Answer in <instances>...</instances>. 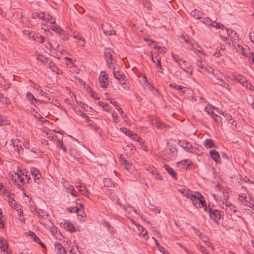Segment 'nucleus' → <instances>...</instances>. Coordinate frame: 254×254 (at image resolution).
Wrapping results in <instances>:
<instances>
[{"label":"nucleus","instance_id":"nucleus-1","mask_svg":"<svg viewBox=\"0 0 254 254\" xmlns=\"http://www.w3.org/2000/svg\"><path fill=\"white\" fill-rule=\"evenodd\" d=\"M178 144L188 152L197 155H199L200 153V150L197 147L193 146L190 142L186 140H180L179 141Z\"/></svg>","mask_w":254,"mask_h":254},{"label":"nucleus","instance_id":"nucleus-2","mask_svg":"<svg viewBox=\"0 0 254 254\" xmlns=\"http://www.w3.org/2000/svg\"><path fill=\"white\" fill-rule=\"evenodd\" d=\"M207 212L209 214L210 218L212 219L216 224H219L220 219H223L224 213L221 210L217 209L213 210L212 208L209 207Z\"/></svg>","mask_w":254,"mask_h":254},{"label":"nucleus","instance_id":"nucleus-3","mask_svg":"<svg viewBox=\"0 0 254 254\" xmlns=\"http://www.w3.org/2000/svg\"><path fill=\"white\" fill-rule=\"evenodd\" d=\"M11 177V180L16 184L17 187L22 190V188L23 187L24 183L23 178H22L19 174L16 173H14V175H12Z\"/></svg>","mask_w":254,"mask_h":254},{"label":"nucleus","instance_id":"nucleus-4","mask_svg":"<svg viewBox=\"0 0 254 254\" xmlns=\"http://www.w3.org/2000/svg\"><path fill=\"white\" fill-rule=\"evenodd\" d=\"M99 80L101 83V86L102 88H107L109 85L108 74L105 71H102L100 73Z\"/></svg>","mask_w":254,"mask_h":254},{"label":"nucleus","instance_id":"nucleus-5","mask_svg":"<svg viewBox=\"0 0 254 254\" xmlns=\"http://www.w3.org/2000/svg\"><path fill=\"white\" fill-rule=\"evenodd\" d=\"M175 152H177L176 148L172 146L169 149H165L162 152V155L167 159H171L176 154Z\"/></svg>","mask_w":254,"mask_h":254},{"label":"nucleus","instance_id":"nucleus-6","mask_svg":"<svg viewBox=\"0 0 254 254\" xmlns=\"http://www.w3.org/2000/svg\"><path fill=\"white\" fill-rule=\"evenodd\" d=\"M196 194H198V195L200 196V198L198 202V205L197 207L198 208H203L204 210L207 212L208 208H207L206 206V203L205 202V201L204 200V197L200 194V192L198 191H195Z\"/></svg>","mask_w":254,"mask_h":254},{"label":"nucleus","instance_id":"nucleus-7","mask_svg":"<svg viewBox=\"0 0 254 254\" xmlns=\"http://www.w3.org/2000/svg\"><path fill=\"white\" fill-rule=\"evenodd\" d=\"M54 246L57 254H66L65 248L60 243H55Z\"/></svg>","mask_w":254,"mask_h":254},{"label":"nucleus","instance_id":"nucleus-8","mask_svg":"<svg viewBox=\"0 0 254 254\" xmlns=\"http://www.w3.org/2000/svg\"><path fill=\"white\" fill-rule=\"evenodd\" d=\"M225 205L226 206L225 211L229 215H232L236 212V207L231 203H225Z\"/></svg>","mask_w":254,"mask_h":254},{"label":"nucleus","instance_id":"nucleus-9","mask_svg":"<svg viewBox=\"0 0 254 254\" xmlns=\"http://www.w3.org/2000/svg\"><path fill=\"white\" fill-rule=\"evenodd\" d=\"M211 158L217 163H221L220 156L219 152L215 150H211L209 152Z\"/></svg>","mask_w":254,"mask_h":254},{"label":"nucleus","instance_id":"nucleus-10","mask_svg":"<svg viewBox=\"0 0 254 254\" xmlns=\"http://www.w3.org/2000/svg\"><path fill=\"white\" fill-rule=\"evenodd\" d=\"M113 75L119 81H124L125 78H126V76L123 73H121L120 71L118 70H115V67H113Z\"/></svg>","mask_w":254,"mask_h":254},{"label":"nucleus","instance_id":"nucleus-11","mask_svg":"<svg viewBox=\"0 0 254 254\" xmlns=\"http://www.w3.org/2000/svg\"><path fill=\"white\" fill-rule=\"evenodd\" d=\"M234 78L237 82L240 83L242 85H245L247 84V80L246 78L240 74H235L234 75Z\"/></svg>","mask_w":254,"mask_h":254},{"label":"nucleus","instance_id":"nucleus-12","mask_svg":"<svg viewBox=\"0 0 254 254\" xmlns=\"http://www.w3.org/2000/svg\"><path fill=\"white\" fill-rule=\"evenodd\" d=\"M164 168H165V170L168 173V174H169L173 179H174L176 180L178 179V176L177 175V173L170 166L168 165H165L164 166Z\"/></svg>","mask_w":254,"mask_h":254},{"label":"nucleus","instance_id":"nucleus-13","mask_svg":"<svg viewBox=\"0 0 254 254\" xmlns=\"http://www.w3.org/2000/svg\"><path fill=\"white\" fill-rule=\"evenodd\" d=\"M31 174L34 176L35 182L38 184H39L40 178L41 176L39 171L35 168H31Z\"/></svg>","mask_w":254,"mask_h":254},{"label":"nucleus","instance_id":"nucleus-14","mask_svg":"<svg viewBox=\"0 0 254 254\" xmlns=\"http://www.w3.org/2000/svg\"><path fill=\"white\" fill-rule=\"evenodd\" d=\"M51 29L58 34H63L64 30L58 25L55 24V20L51 21Z\"/></svg>","mask_w":254,"mask_h":254},{"label":"nucleus","instance_id":"nucleus-15","mask_svg":"<svg viewBox=\"0 0 254 254\" xmlns=\"http://www.w3.org/2000/svg\"><path fill=\"white\" fill-rule=\"evenodd\" d=\"M170 87L176 89L178 91H181L183 93H185L187 90H188V89L183 87L181 85H178L176 83H171L169 85Z\"/></svg>","mask_w":254,"mask_h":254},{"label":"nucleus","instance_id":"nucleus-16","mask_svg":"<svg viewBox=\"0 0 254 254\" xmlns=\"http://www.w3.org/2000/svg\"><path fill=\"white\" fill-rule=\"evenodd\" d=\"M10 144L12 145L14 149H15L16 147H17V149H18V147H20L22 149L23 143L18 139H12L11 140Z\"/></svg>","mask_w":254,"mask_h":254},{"label":"nucleus","instance_id":"nucleus-17","mask_svg":"<svg viewBox=\"0 0 254 254\" xmlns=\"http://www.w3.org/2000/svg\"><path fill=\"white\" fill-rule=\"evenodd\" d=\"M203 145L207 149L215 147L214 141L211 139H206L204 141Z\"/></svg>","mask_w":254,"mask_h":254},{"label":"nucleus","instance_id":"nucleus-18","mask_svg":"<svg viewBox=\"0 0 254 254\" xmlns=\"http://www.w3.org/2000/svg\"><path fill=\"white\" fill-rule=\"evenodd\" d=\"M71 156H72L75 159L77 160H82L80 157V154L78 150L75 148H71L70 150Z\"/></svg>","mask_w":254,"mask_h":254},{"label":"nucleus","instance_id":"nucleus-19","mask_svg":"<svg viewBox=\"0 0 254 254\" xmlns=\"http://www.w3.org/2000/svg\"><path fill=\"white\" fill-rule=\"evenodd\" d=\"M35 210L36 211L39 218H42L43 219H46L47 217L48 216L47 212L41 209L35 208Z\"/></svg>","mask_w":254,"mask_h":254},{"label":"nucleus","instance_id":"nucleus-20","mask_svg":"<svg viewBox=\"0 0 254 254\" xmlns=\"http://www.w3.org/2000/svg\"><path fill=\"white\" fill-rule=\"evenodd\" d=\"M63 225L64 228L70 232H73L75 231V229L74 228L73 224L70 222H65Z\"/></svg>","mask_w":254,"mask_h":254},{"label":"nucleus","instance_id":"nucleus-21","mask_svg":"<svg viewBox=\"0 0 254 254\" xmlns=\"http://www.w3.org/2000/svg\"><path fill=\"white\" fill-rule=\"evenodd\" d=\"M76 188L78 189V191L83 195H85V196H87L88 193H89V191L88 190H87L86 187L84 185H79V186H76Z\"/></svg>","mask_w":254,"mask_h":254},{"label":"nucleus","instance_id":"nucleus-22","mask_svg":"<svg viewBox=\"0 0 254 254\" xmlns=\"http://www.w3.org/2000/svg\"><path fill=\"white\" fill-rule=\"evenodd\" d=\"M8 248V245L7 243H4V241L3 240H0V249L1 251L3 252V254H8V252L7 250Z\"/></svg>","mask_w":254,"mask_h":254},{"label":"nucleus","instance_id":"nucleus-23","mask_svg":"<svg viewBox=\"0 0 254 254\" xmlns=\"http://www.w3.org/2000/svg\"><path fill=\"white\" fill-rule=\"evenodd\" d=\"M32 37L33 39V40H34L35 41H36L37 42H38L40 43H43L45 40L44 37H43L41 35H39L38 34L33 33L32 36Z\"/></svg>","mask_w":254,"mask_h":254},{"label":"nucleus","instance_id":"nucleus-24","mask_svg":"<svg viewBox=\"0 0 254 254\" xmlns=\"http://www.w3.org/2000/svg\"><path fill=\"white\" fill-rule=\"evenodd\" d=\"M190 14L194 18L198 19L202 17V13L199 11V10L195 9L191 12Z\"/></svg>","mask_w":254,"mask_h":254},{"label":"nucleus","instance_id":"nucleus-25","mask_svg":"<svg viewBox=\"0 0 254 254\" xmlns=\"http://www.w3.org/2000/svg\"><path fill=\"white\" fill-rule=\"evenodd\" d=\"M200 198V196L198 195V194H196L195 192L194 194L192 195V196L190 198V200H191L193 204L196 207V204L197 203H198V201Z\"/></svg>","mask_w":254,"mask_h":254},{"label":"nucleus","instance_id":"nucleus-26","mask_svg":"<svg viewBox=\"0 0 254 254\" xmlns=\"http://www.w3.org/2000/svg\"><path fill=\"white\" fill-rule=\"evenodd\" d=\"M87 91L90 94V96L94 99L99 100L100 98L98 97L97 93L92 90L90 87H87Z\"/></svg>","mask_w":254,"mask_h":254},{"label":"nucleus","instance_id":"nucleus-27","mask_svg":"<svg viewBox=\"0 0 254 254\" xmlns=\"http://www.w3.org/2000/svg\"><path fill=\"white\" fill-rule=\"evenodd\" d=\"M171 55L173 59L175 60V61L176 63H178L180 66H181L182 65V64H181V62H182L183 64H185L186 63L185 61L179 58V56L173 54V53H172Z\"/></svg>","mask_w":254,"mask_h":254},{"label":"nucleus","instance_id":"nucleus-28","mask_svg":"<svg viewBox=\"0 0 254 254\" xmlns=\"http://www.w3.org/2000/svg\"><path fill=\"white\" fill-rule=\"evenodd\" d=\"M9 120H7L5 117L0 115V126L9 125Z\"/></svg>","mask_w":254,"mask_h":254},{"label":"nucleus","instance_id":"nucleus-29","mask_svg":"<svg viewBox=\"0 0 254 254\" xmlns=\"http://www.w3.org/2000/svg\"><path fill=\"white\" fill-rule=\"evenodd\" d=\"M98 105L101 106L104 111L109 112L111 109L110 106L107 103H105L102 101L98 103Z\"/></svg>","mask_w":254,"mask_h":254},{"label":"nucleus","instance_id":"nucleus-30","mask_svg":"<svg viewBox=\"0 0 254 254\" xmlns=\"http://www.w3.org/2000/svg\"><path fill=\"white\" fill-rule=\"evenodd\" d=\"M196 64L198 67L202 69L203 68H204L206 64L203 62L202 59L199 57L196 61Z\"/></svg>","mask_w":254,"mask_h":254},{"label":"nucleus","instance_id":"nucleus-31","mask_svg":"<svg viewBox=\"0 0 254 254\" xmlns=\"http://www.w3.org/2000/svg\"><path fill=\"white\" fill-rule=\"evenodd\" d=\"M216 83L222 87H225V88H227V87L229 86L228 84L227 83H226L221 78H217V81L216 82Z\"/></svg>","mask_w":254,"mask_h":254},{"label":"nucleus","instance_id":"nucleus-32","mask_svg":"<svg viewBox=\"0 0 254 254\" xmlns=\"http://www.w3.org/2000/svg\"><path fill=\"white\" fill-rule=\"evenodd\" d=\"M156 61H157L156 68L159 69L158 70V71L160 72L161 73H163V68H162V67L161 66L160 57L158 58V56H156Z\"/></svg>","mask_w":254,"mask_h":254},{"label":"nucleus","instance_id":"nucleus-33","mask_svg":"<svg viewBox=\"0 0 254 254\" xmlns=\"http://www.w3.org/2000/svg\"><path fill=\"white\" fill-rule=\"evenodd\" d=\"M202 22L206 25L214 26V25L213 23V22L209 17H205L203 18Z\"/></svg>","mask_w":254,"mask_h":254},{"label":"nucleus","instance_id":"nucleus-34","mask_svg":"<svg viewBox=\"0 0 254 254\" xmlns=\"http://www.w3.org/2000/svg\"><path fill=\"white\" fill-rule=\"evenodd\" d=\"M202 70L204 71L207 72V73L209 74H214V69L213 68L210 66H209L207 64H205L204 68H203Z\"/></svg>","mask_w":254,"mask_h":254},{"label":"nucleus","instance_id":"nucleus-35","mask_svg":"<svg viewBox=\"0 0 254 254\" xmlns=\"http://www.w3.org/2000/svg\"><path fill=\"white\" fill-rule=\"evenodd\" d=\"M104 57L106 62H108L109 60H111V59H112L113 55L111 52L109 50H107L105 51Z\"/></svg>","mask_w":254,"mask_h":254},{"label":"nucleus","instance_id":"nucleus-36","mask_svg":"<svg viewBox=\"0 0 254 254\" xmlns=\"http://www.w3.org/2000/svg\"><path fill=\"white\" fill-rule=\"evenodd\" d=\"M213 109H217V108H216L214 107H207L206 106L205 108V111L207 113L208 115H211L212 116L213 115H214V112L213 111Z\"/></svg>","mask_w":254,"mask_h":254},{"label":"nucleus","instance_id":"nucleus-37","mask_svg":"<svg viewBox=\"0 0 254 254\" xmlns=\"http://www.w3.org/2000/svg\"><path fill=\"white\" fill-rule=\"evenodd\" d=\"M103 184L104 186L106 187H112L113 185L112 180L109 178L104 179Z\"/></svg>","mask_w":254,"mask_h":254},{"label":"nucleus","instance_id":"nucleus-38","mask_svg":"<svg viewBox=\"0 0 254 254\" xmlns=\"http://www.w3.org/2000/svg\"><path fill=\"white\" fill-rule=\"evenodd\" d=\"M121 161L122 162V163L125 166V169H127V170H129L130 169V164L128 162V161L127 160H126L125 158H123L121 157Z\"/></svg>","mask_w":254,"mask_h":254},{"label":"nucleus","instance_id":"nucleus-39","mask_svg":"<svg viewBox=\"0 0 254 254\" xmlns=\"http://www.w3.org/2000/svg\"><path fill=\"white\" fill-rule=\"evenodd\" d=\"M73 37L76 39H78L79 40L82 41V43L80 44V45L81 46H83L84 45V44L85 43V40L84 38L82 36H81L78 33L74 34H73Z\"/></svg>","mask_w":254,"mask_h":254},{"label":"nucleus","instance_id":"nucleus-40","mask_svg":"<svg viewBox=\"0 0 254 254\" xmlns=\"http://www.w3.org/2000/svg\"><path fill=\"white\" fill-rule=\"evenodd\" d=\"M29 236L36 243L40 241L39 238L32 231L29 232Z\"/></svg>","mask_w":254,"mask_h":254},{"label":"nucleus","instance_id":"nucleus-41","mask_svg":"<svg viewBox=\"0 0 254 254\" xmlns=\"http://www.w3.org/2000/svg\"><path fill=\"white\" fill-rule=\"evenodd\" d=\"M37 59L44 64H46L49 61V59L47 57L44 58L43 55H39L37 57Z\"/></svg>","mask_w":254,"mask_h":254},{"label":"nucleus","instance_id":"nucleus-42","mask_svg":"<svg viewBox=\"0 0 254 254\" xmlns=\"http://www.w3.org/2000/svg\"><path fill=\"white\" fill-rule=\"evenodd\" d=\"M0 102L3 104H10V99L2 95L0 97Z\"/></svg>","mask_w":254,"mask_h":254},{"label":"nucleus","instance_id":"nucleus-43","mask_svg":"<svg viewBox=\"0 0 254 254\" xmlns=\"http://www.w3.org/2000/svg\"><path fill=\"white\" fill-rule=\"evenodd\" d=\"M26 97L32 104H34L33 101H36L37 100L34 95L30 92H28L26 94Z\"/></svg>","mask_w":254,"mask_h":254},{"label":"nucleus","instance_id":"nucleus-44","mask_svg":"<svg viewBox=\"0 0 254 254\" xmlns=\"http://www.w3.org/2000/svg\"><path fill=\"white\" fill-rule=\"evenodd\" d=\"M138 230L139 231H141L142 234L143 236L145 238L146 236H147V231L141 225L138 224L137 225Z\"/></svg>","mask_w":254,"mask_h":254},{"label":"nucleus","instance_id":"nucleus-45","mask_svg":"<svg viewBox=\"0 0 254 254\" xmlns=\"http://www.w3.org/2000/svg\"><path fill=\"white\" fill-rule=\"evenodd\" d=\"M48 67L54 72H56V70L58 69V67L56 65L52 62H50L49 63Z\"/></svg>","mask_w":254,"mask_h":254},{"label":"nucleus","instance_id":"nucleus-46","mask_svg":"<svg viewBox=\"0 0 254 254\" xmlns=\"http://www.w3.org/2000/svg\"><path fill=\"white\" fill-rule=\"evenodd\" d=\"M121 129H122V131L128 136L131 137L132 135V132L129 129H128L125 127L121 128Z\"/></svg>","mask_w":254,"mask_h":254},{"label":"nucleus","instance_id":"nucleus-47","mask_svg":"<svg viewBox=\"0 0 254 254\" xmlns=\"http://www.w3.org/2000/svg\"><path fill=\"white\" fill-rule=\"evenodd\" d=\"M184 194V196H185L187 198L190 199V198L192 196V195L194 194L192 193V191L191 190H190L189 189H187L186 190V192H185Z\"/></svg>","mask_w":254,"mask_h":254},{"label":"nucleus","instance_id":"nucleus-48","mask_svg":"<svg viewBox=\"0 0 254 254\" xmlns=\"http://www.w3.org/2000/svg\"><path fill=\"white\" fill-rule=\"evenodd\" d=\"M156 127L157 128L160 129H163L165 127H167V125L164 123L161 122L160 121L156 122Z\"/></svg>","mask_w":254,"mask_h":254},{"label":"nucleus","instance_id":"nucleus-49","mask_svg":"<svg viewBox=\"0 0 254 254\" xmlns=\"http://www.w3.org/2000/svg\"><path fill=\"white\" fill-rule=\"evenodd\" d=\"M226 31L228 36H231L232 37H234L235 35H237V33L232 29L226 28Z\"/></svg>","mask_w":254,"mask_h":254},{"label":"nucleus","instance_id":"nucleus-50","mask_svg":"<svg viewBox=\"0 0 254 254\" xmlns=\"http://www.w3.org/2000/svg\"><path fill=\"white\" fill-rule=\"evenodd\" d=\"M9 204L11 207H13L15 209H17L19 208L18 204L13 199H12V200L9 201Z\"/></svg>","mask_w":254,"mask_h":254},{"label":"nucleus","instance_id":"nucleus-51","mask_svg":"<svg viewBox=\"0 0 254 254\" xmlns=\"http://www.w3.org/2000/svg\"><path fill=\"white\" fill-rule=\"evenodd\" d=\"M67 210H68L70 212H78L79 211V208L77 207H71L67 208Z\"/></svg>","mask_w":254,"mask_h":254},{"label":"nucleus","instance_id":"nucleus-52","mask_svg":"<svg viewBox=\"0 0 254 254\" xmlns=\"http://www.w3.org/2000/svg\"><path fill=\"white\" fill-rule=\"evenodd\" d=\"M214 23L215 25H214V27H216V29H224L226 28L225 26L222 23L216 22V21H214Z\"/></svg>","mask_w":254,"mask_h":254},{"label":"nucleus","instance_id":"nucleus-53","mask_svg":"<svg viewBox=\"0 0 254 254\" xmlns=\"http://www.w3.org/2000/svg\"><path fill=\"white\" fill-rule=\"evenodd\" d=\"M194 168V165L191 160L188 161L187 164L186 169H193Z\"/></svg>","mask_w":254,"mask_h":254},{"label":"nucleus","instance_id":"nucleus-54","mask_svg":"<svg viewBox=\"0 0 254 254\" xmlns=\"http://www.w3.org/2000/svg\"><path fill=\"white\" fill-rule=\"evenodd\" d=\"M243 86L246 87L247 89L251 90L253 91L254 90V87L252 84H251L250 83H249L248 81H247V84H245V85Z\"/></svg>","mask_w":254,"mask_h":254},{"label":"nucleus","instance_id":"nucleus-55","mask_svg":"<svg viewBox=\"0 0 254 254\" xmlns=\"http://www.w3.org/2000/svg\"><path fill=\"white\" fill-rule=\"evenodd\" d=\"M132 137V138L135 140L136 141H137L138 142H140L141 139V138L138 136L136 134H133L132 133V135H131Z\"/></svg>","mask_w":254,"mask_h":254},{"label":"nucleus","instance_id":"nucleus-56","mask_svg":"<svg viewBox=\"0 0 254 254\" xmlns=\"http://www.w3.org/2000/svg\"><path fill=\"white\" fill-rule=\"evenodd\" d=\"M38 18L43 20H46V15L44 12H38Z\"/></svg>","mask_w":254,"mask_h":254},{"label":"nucleus","instance_id":"nucleus-57","mask_svg":"<svg viewBox=\"0 0 254 254\" xmlns=\"http://www.w3.org/2000/svg\"><path fill=\"white\" fill-rule=\"evenodd\" d=\"M120 84L125 89L128 90L129 88V86L125 80L123 81V82H120Z\"/></svg>","mask_w":254,"mask_h":254},{"label":"nucleus","instance_id":"nucleus-58","mask_svg":"<svg viewBox=\"0 0 254 254\" xmlns=\"http://www.w3.org/2000/svg\"><path fill=\"white\" fill-rule=\"evenodd\" d=\"M212 117L216 122L219 124V121H221V117L219 116L214 114Z\"/></svg>","mask_w":254,"mask_h":254},{"label":"nucleus","instance_id":"nucleus-59","mask_svg":"<svg viewBox=\"0 0 254 254\" xmlns=\"http://www.w3.org/2000/svg\"><path fill=\"white\" fill-rule=\"evenodd\" d=\"M148 171L152 175H154L156 173V169L153 167H149Z\"/></svg>","mask_w":254,"mask_h":254},{"label":"nucleus","instance_id":"nucleus-60","mask_svg":"<svg viewBox=\"0 0 254 254\" xmlns=\"http://www.w3.org/2000/svg\"><path fill=\"white\" fill-rule=\"evenodd\" d=\"M59 35L60 37L64 40H67L68 39V37L65 34L64 30L63 34H59Z\"/></svg>","mask_w":254,"mask_h":254},{"label":"nucleus","instance_id":"nucleus-61","mask_svg":"<svg viewBox=\"0 0 254 254\" xmlns=\"http://www.w3.org/2000/svg\"><path fill=\"white\" fill-rule=\"evenodd\" d=\"M69 192L70 193V194H71L72 196H74V197H75V196H77V194H76V193H77V192H76V191H75V190H74V189H73V188H69Z\"/></svg>","mask_w":254,"mask_h":254},{"label":"nucleus","instance_id":"nucleus-62","mask_svg":"<svg viewBox=\"0 0 254 254\" xmlns=\"http://www.w3.org/2000/svg\"><path fill=\"white\" fill-rule=\"evenodd\" d=\"M104 33L105 34H106V35H116V32L114 30H112V31L104 30Z\"/></svg>","mask_w":254,"mask_h":254},{"label":"nucleus","instance_id":"nucleus-63","mask_svg":"<svg viewBox=\"0 0 254 254\" xmlns=\"http://www.w3.org/2000/svg\"><path fill=\"white\" fill-rule=\"evenodd\" d=\"M114 62H115V61H114L113 58L111 59V60H109L108 62H106L107 64V66L109 68H111L112 67V65H113Z\"/></svg>","mask_w":254,"mask_h":254},{"label":"nucleus","instance_id":"nucleus-64","mask_svg":"<svg viewBox=\"0 0 254 254\" xmlns=\"http://www.w3.org/2000/svg\"><path fill=\"white\" fill-rule=\"evenodd\" d=\"M249 38L251 41L254 43V32H252L249 33Z\"/></svg>","mask_w":254,"mask_h":254}]
</instances>
